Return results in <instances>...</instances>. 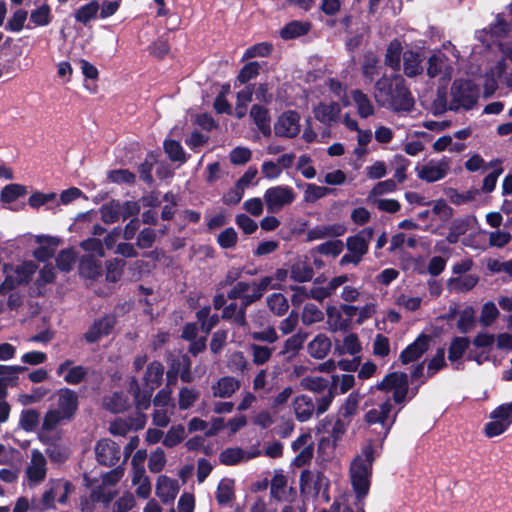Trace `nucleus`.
I'll list each match as a JSON object with an SVG mask.
<instances>
[{
    "label": "nucleus",
    "mask_w": 512,
    "mask_h": 512,
    "mask_svg": "<svg viewBox=\"0 0 512 512\" xmlns=\"http://www.w3.org/2000/svg\"><path fill=\"white\" fill-rule=\"evenodd\" d=\"M374 98L381 107L394 112H410L414 108V97L400 74L380 77L374 85Z\"/></svg>",
    "instance_id": "obj_1"
},
{
    "label": "nucleus",
    "mask_w": 512,
    "mask_h": 512,
    "mask_svg": "<svg viewBox=\"0 0 512 512\" xmlns=\"http://www.w3.org/2000/svg\"><path fill=\"white\" fill-rule=\"evenodd\" d=\"M374 442L369 440L350 465V478L356 499L361 502L369 493L372 467L375 461Z\"/></svg>",
    "instance_id": "obj_2"
},
{
    "label": "nucleus",
    "mask_w": 512,
    "mask_h": 512,
    "mask_svg": "<svg viewBox=\"0 0 512 512\" xmlns=\"http://www.w3.org/2000/svg\"><path fill=\"white\" fill-rule=\"evenodd\" d=\"M479 89L469 79H455L451 85V103L449 109L458 111L460 108L469 111L478 101Z\"/></svg>",
    "instance_id": "obj_3"
},
{
    "label": "nucleus",
    "mask_w": 512,
    "mask_h": 512,
    "mask_svg": "<svg viewBox=\"0 0 512 512\" xmlns=\"http://www.w3.org/2000/svg\"><path fill=\"white\" fill-rule=\"evenodd\" d=\"M392 408L393 405L391 403V399L387 398L382 404L378 406V408L370 409L364 415V421L367 425H381V430L377 432L378 440L381 446L383 445L393 425L395 424L398 412L400 411L399 409L390 417Z\"/></svg>",
    "instance_id": "obj_4"
},
{
    "label": "nucleus",
    "mask_w": 512,
    "mask_h": 512,
    "mask_svg": "<svg viewBox=\"0 0 512 512\" xmlns=\"http://www.w3.org/2000/svg\"><path fill=\"white\" fill-rule=\"evenodd\" d=\"M263 197L268 212L276 213L284 206L292 204L296 199V194L290 186L278 185L268 188Z\"/></svg>",
    "instance_id": "obj_5"
},
{
    "label": "nucleus",
    "mask_w": 512,
    "mask_h": 512,
    "mask_svg": "<svg viewBox=\"0 0 512 512\" xmlns=\"http://www.w3.org/2000/svg\"><path fill=\"white\" fill-rule=\"evenodd\" d=\"M300 114L296 110L282 112L274 123V133L277 137L292 139L301 131Z\"/></svg>",
    "instance_id": "obj_6"
},
{
    "label": "nucleus",
    "mask_w": 512,
    "mask_h": 512,
    "mask_svg": "<svg viewBox=\"0 0 512 512\" xmlns=\"http://www.w3.org/2000/svg\"><path fill=\"white\" fill-rule=\"evenodd\" d=\"M191 365V359L186 353L172 356L166 373L168 383L176 382L178 376L182 382L190 383L193 380Z\"/></svg>",
    "instance_id": "obj_7"
},
{
    "label": "nucleus",
    "mask_w": 512,
    "mask_h": 512,
    "mask_svg": "<svg viewBox=\"0 0 512 512\" xmlns=\"http://www.w3.org/2000/svg\"><path fill=\"white\" fill-rule=\"evenodd\" d=\"M117 324V319L113 314H105L95 319L88 330L83 334V339L88 344L97 343L102 337L112 333Z\"/></svg>",
    "instance_id": "obj_8"
},
{
    "label": "nucleus",
    "mask_w": 512,
    "mask_h": 512,
    "mask_svg": "<svg viewBox=\"0 0 512 512\" xmlns=\"http://www.w3.org/2000/svg\"><path fill=\"white\" fill-rule=\"evenodd\" d=\"M95 454L100 465L111 467L120 460V446L111 439H101L96 443Z\"/></svg>",
    "instance_id": "obj_9"
},
{
    "label": "nucleus",
    "mask_w": 512,
    "mask_h": 512,
    "mask_svg": "<svg viewBox=\"0 0 512 512\" xmlns=\"http://www.w3.org/2000/svg\"><path fill=\"white\" fill-rule=\"evenodd\" d=\"M73 364V360L66 359L58 365L56 374L58 376H63V379L67 384L78 385L85 381L89 373V368L83 365L73 366Z\"/></svg>",
    "instance_id": "obj_10"
},
{
    "label": "nucleus",
    "mask_w": 512,
    "mask_h": 512,
    "mask_svg": "<svg viewBox=\"0 0 512 512\" xmlns=\"http://www.w3.org/2000/svg\"><path fill=\"white\" fill-rule=\"evenodd\" d=\"M430 336L421 333L412 343L403 349L399 355L402 364L417 361L429 349Z\"/></svg>",
    "instance_id": "obj_11"
},
{
    "label": "nucleus",
    "mask_w": 512,
    "mask_h": 512,
    "mask_svg": "<svg viewBox=\"0 0 512 512\" xmlns=\"http://www.w3.org/2000/svg\"><path fill=\"white\" fill-rule=\"evenodd\" d=\"M247 296L244 297V302L239 305L236 302L226 304L222 310L221 318L226 321H232L233 324L243 327L247 324L246 310L253 304V302H246Z\"/></svg>",
    "instance_id": "obj_12"
},
{
    "label": "nucleus",
    "mask_w": 512,
    "mask_h": 512,
    "mask_svg": "<svg viewBox=\"0 0 512 512\" xmlns=\"http://www.w3.org/2000/svg\"><path fill=\"white\" fill-rule=\"evenodd\" d=\"M78 396L77 393L69 388H64L59 391L58 411L66 418L71 420L76 411L78 410Z\"/></svg>",
    "instance_id": "obj_13"
},
{
    "label": "nucleus",
    "mask_w": 512,
    "mask_h": 512,
    "mask_svg": "<svg viewBox=\"0 0 512 512\" xmlns=\"http://www.w3.org/2000/svg\"><path fill=\"white\" fill-rule=\"evenodd\" d=\"M476 223L477 218L474 215H467L465 217L453 219L449 227V232L446 236V241L449 244H456L459 241L460 236L466 234V232Z\"/></svg>",
    "instance_id": "obj_14"
},
{
    "label": "nucleus",
    "mask_w": 512,
    "mask_h": 512,
    "mask_svg": "<svg viewBox=\"0 0 512 512\" xmlns=\"http://www.w3.org/2000/svg\"><path fill=\"white\" fill-rule=\"evenodd\" d=\"M314 117L316 120L324 125H331L336 122L341 113L339 103L332 101L329 104L320 102L313 109Z\"/></svg>",
    "instance_id": "obj_15"
},
{
    "label": "nucleus",
    "mask_w": 512,
    "mask_h": 512,
    "mask_svg": "<svg viewBox=\"0 0 512 512\" xmlns=\"http://www.w3.org/2000/svg\"><path fill=\"white\" fill-rule=\"evenodd\" d=\"M78 270L81 277L91 280L98 279L103 272L101 261L90 254L80 258Z\"/></svg>",
    "instance_id": "obj_16"
},
{
    "label": "nucleus",
    "mask_w": 512,
    "mask_h": 512,
    "mask_svg": "<svg viewBox=\"0 0 512 512\" xmlns=\"http://www.w3.org/2000/svg\"><path fill=\"white\" fill-rule=\"evenodd\" d=\"M250 117L264 137L271 136V117L270 112L266 107L258 104L252 105L250 109Z\"/></svg>",
    "instance_id": "obj_17"
},
{
    "label": "nucleus",
    "mask_w": 512,
    "mask_h": 512,
    "mask_svg": "<svg viewBox=\"0 0 512 512\" xmlns=\"http://www.w3.org/2000/svg\"><path fill=\"white\" fill-rule=\"evenodd\" d=\"M295 417L299 422H306L312 418L315 411V403L312 398L302 394L293 400Z\"/></svg>",
    "instance_id": "obj_18"
},
{
    "label": "nucleus",
    "mask_w": 512,
    "mask_h": 512,
    "mask_svg": "<svg viewBox=\"0 0 512 512\" xmlns=\"http://www.w3.org/2000/svg\"><path fill=\"white\" fill-rule=\"evenodd\" d=\"M403 71L408 78H414L423 73L422 56L414 50L403 53Z\"/></svg>",
    "instance_id": "obj_19"
},
{
    "label": "nucleus",
    "mask_w": 512,
    "mask_h": 512,
    "mask_svg": "<svg viewBox=\"0 0 512 512\" xmlns=\"http://www.w3.org/2000/svg\"><path fill=\"white\" fill-rule=\"evenodd\" d=\"M29 480L40 482L46 476V459L39 450H33L31 456V465L27 468Z\"/></svg>",
    "instance_id": "obj_20"
},
{
    "label": "nucleus",
    "mask_w": 512,
    "mask_h": 512,
    "mask_svg": "<svg viewBox=\"0 0 512 512\" xmlns=\"http://www.w3.org/2000/svg\"><path fill=\"white\" fill-rule=\"evenodd\" d=\"M351 98L357 107V114L360 118L366 119L375 114V108L371 100L362 90L353 89Z\"/></svg>",
    "instance_id": "obj_21"
},
{
    "label": "nucleus",
    "mask_w": 512,
    "mask_h": 512,
    "mask_svg": "<svg viewBox=\"0 0 512 512\" xmlns=\"http://www.w3.org/2000/svg\"><path fill=\"white\" fill-rule=\"evenodd\" d=\"M178 487L176 482L171 480L165 475L158 477L156 484V495L161 499L163 503H168L176 497Z\"/></svg>",
    "instance_id": "obj_22"
},
{
    "label": "nucleus",
    "mask_w": 512,
    "mask_h": 512,
    "mask_svg": "<svg viewBox=\"0 0 512 512\" xmlns=\"http://www.w3.org/2000/svg\"><path fill=\"white\" fill-rule=\"evenodd\" d=\"M448 172V164L444 161L438 165H424L418 170V177L428 183L436 182L443 179Z\"/></svg>",
    "instance_id": "obj_23"
},
{
    "label": "nucleus",
    "mask_w": 512,
    "mask_h": 512,
    "mask_svg": "<svg viewBox=\"0 0 512 512\" xmlns=\"http://www.w3.org/2000/svg\"><path fill=\"white\" fill-rule=\"evenodd\" d=\"M45 240L47 245H40L33 251V256L39 262H46L52 258L55 254V248L59 244V239L51 236H39L38 242Z\"/></svg>",
    "instance_id": "obj_24"
},
{
    "label": "nucleus",
    "mask_w": 512,
    "mask_h": 512,
    "mask_svg": "<svg viewBox=\"0 0 512 512\" xmlns=\"http://www.w3.org/2000/svg\"><path fill=\"white\" fill-rule=\"evenodd\" d=\"M311 29L310 22H303L299 20H293L287 23L280 30V37L284 40L295 39L300 36L306 35Z\"/></svg>",
    "instance_id": "obj_25"
},
{
    "label": "nucleus",
    "mask_w": 512,
    "mask_h": 512,
    "mask_svg": "<svg viewBox=\"0 0 512 512\" xmlns=\"http://www.w3.org/2000/svg\"><path fill=\"white\" fill-rule=\"evenodd\" d=\"M281 287V284L273 283L272 276H264L258 282H252V293H250V296H247L246 302L255 303L263 297L264 292L268 288L281 289Z\"/></svg>",
    "instance_id": "obj_26"
},
{
    "label": "nucleus",
    "mask_w": 512,
    "mask_h": 512,
    "mask_svg": "<svg viewBox=\"0 0 512 512\" xmlns=\"http://www.w3.org/2000/svg\"><path fill=\"white\" fill-rule=\"evenodd\" d=\"M331 349V340L324 334H318L309 344L308 353L315 359H323Z\"/></svg>",
    "instance_id": "obj_27"
},
{
    "label": "nucleus",
    "mask_w": 512,
    "mask_h": 512,
    "mask_svg": "<svg viewBox=\"0 0 512 512\" xmlns=\"http://www.w3.org/2000/svg\"><path fill=\"white\" fill-rule=\"evenodd\" d=\"M164 374V366L159 361L148 364L144 374V386L156 389L161 385Z\"/></svg>",
    "instance_id": "obj_28"
},
{
    "label": "nucleus",
    "mask_w": 512,
    "mask_h": 512,
    "mask_svg": "<svg viewBox=\"0 0 512 512\" xmlns=\"http://www.w3.org/2000/svg\"><path fill=\"white\" fill-rule=\"evenodd\" d=\"M379 62L378 56L373 51H367L363 55L361 71L367 81L372 82L375 76L379 74Z\"/></svg>",
    "instance_id": "obj_29"
},
{
    "label": "nucleus",
    "mask_w": 512,
    "mask_h": 512,
    "mask_svg": "<svg viewBox=\"0 0 512 512\" xmlns=\"http://www.w3.org/2000/svg\"><path fill=\"white\" fill-rule=\"evenodd\" d=\"M104 408L112 413H123L129 408L128 397L123 392H114L110 397L104 398Z\"/></svg>",
    "instance_id": "obj_30"
},
{
    "label": "nucleus",
    "mask_w": 512,
    "mask_h": 512,
    "mask_svg": "<svg viewBox=\"0 0 512 512\" xmlns=\"http://www.w3.org/2000/svg\"><path fill=\"white\" fill-rule=\"evenodd\" d=\"M402 50V44L398 39H393L387 46L385 64L394 71L400 70Z\"/></svg>",
    "instance_id": "obj_31"
},
{
    "label": "nucleus",
    "mask_w": 512,
    "mask_h": 512,
    "mask_svg": "<svg viewBox=\"0 0 512 512\" xmlns=\"http://www.w3.org/2000/svg\"><path fill=\"white\" fill-rule=\"evenodd\" d=\"M213 394L216 397L228 398L239 388V382L233 377H222L213 387Z\"/></svg>",
    "instance_id": "obj_32"
},
{
    "label": "nucleus",
    "mask_w": 512,
    "mask_h": 512,
    "mask_svg": "<svg viewBox=\"0 0 512 512\" xmlns=\"http://www.w3.org/2000/svg\"><path fill=\"white\" fill-rule=\"evenodd\" d=\"M346 247L348 251L355 254L357 258L360 257L363 259V256L367 254L369 250L368 239H365L363 232H358L346 239Z\"/></svg>",
    "instance_id": "obj_33"
},
{
    "label": "nucleus",
    "mask_w": 512,
    "mask_h": 512,
    "mask_svg": "<svg viewBox=\"0 0 512 512\" xmlns=\"http://www.w3.org/2000/svg\"><path fill=\"white\" fill-rule=\"evenodd\" d=\"M408 381V375L405 372H391L385 375L382 381L377 385L378 390L392 391Z\"/></svg>",
    "instance_id": "obj_34"
},
{
    "label": "nucleus",
    "mask_w": 512,
    "mask_h": 512,
    "mask_svg": "<svg viewBox=\"0 0 512 512\" xmlns=\"http://www.w3.org/2000/svg\"><path fill=\"white\" fill-rule=\"evenodd\" d=\"M328 324L332 331H348V319L342 316V310L336 306H328L327 310Z\"/></svg>",
    "instance_id": "obj_35"
},
{
    "label": "nucleus",
    "mask_w": 512,
    "mask_h": 512,
    "mask_svg": "<svg viewBox=\"0 0 512 512\" xmlns=\"http://www.w3.org/2000/svg\"><path fill=\"white\" fill-rule=\"evenodd\" d=\"M470 343L468 337H454L448 348V359L451 362L460 360L469 348Z\"/></svg>",
    "instance_id": "obj_36"
},
{
    "label": "nucleus",
    "mask_w": 512,
    "mask_h": 512,
    "mask_svg": "<svg viewBox=\"0 0 512 512\" xmlns=\"http://www.w3.org/2000/svg\"><path fill=\"white\" fill-rule=\"evenodd\" d=\"M100 9V5L97 0H92L89 3L81 6L75 12V20L79 23L86 25L91 20H94L97 17L98 11Z\"/></svg>",
    "instance_id": "obj_37"
},
{
    "label": "nucleus",
    "mask_w": 512,
    "mask_h": 512,
    "mask_svg": "<svg viewBox=\"0 0 512 512\" xmlns=\"http://www.w3.org/2000/svg\"><path fill=\"white\" fill-rule=\"evenodd\" d=\"M101 219L106 224H113L121 219L120 201L112 199L100 208Z\"/></svg>",
    "instance_id": "obj_38"
},
{
    "label": "nucleus",
    "mask_w": 512,
    "mask_h": 512,
    "mask_svg": "<svg viewBox=\"0 0 512 512\" xmlns=\"http://www.w3.org/2000/svg\"><path fill=\"white\" fill-rule=\"evenodd\" d=\"M163 148L171 161L180 162L181 164L187 162L186 153L179 141L166 139L163 142Z\"/></svg>",
    "instance_id": "obj_39"
},
{
    "label": "nucleus",
    "mask_w": 512,
    "mask_h": 512,
    "mask_svg": "<svg viewBox=\"0 0 512 512\" xmlns=\"http://www.w3.org/2000/svg\"><path fill=\"white\" fill-rule=\"evenodd\" d=\"M126 265L124 259L113 258L106 261V281L111 283L118 282Z\"/></svg>",
    "instance_id": "obj_40"
},
{
    "label": "nucleus",
    "mask_w": 512,
    "mask_h": 512,
    "mask_svg": "<svg viewBox=\"0 0 512 512\" xmlns=\"http://www.w3.org/2000/svg\"><path fill=\"white\" fill-rule=\"evenodd\" d=\"M234 481L231 479L222 480L217 487L216 500L219 505H227L234 499Z\"/></svg>",
    "instance_id": "obj_41"
},
{
    "label": "nucleus",
    "mask_w": 512,
    "mask_h": 512,
    "mask_svg": "<svg viewBox=\"0 0 512 512\" xmlns=\"http://www.w3.org/2000/svg\"><path fill=\"white\" fill-rule=\"evenodd\" d=\"M308 337V334L302 331H298L296 334L289 337L285 343L283 350L280 352L281 355L292 353L296 355L302 348Z\"/></svg>",
    "instance_id": "obj_42"
},
{
    "label": "nucleus",
    "mask_w": 512,
    "mask_h": 512,
    "mask_svg": "<svg viewBox=\"0 0 512 512\" xmlns=\"http://www.w3.org/2000/svg\"><path fill=\"white\" fill-rule=\"evenodd\" d=\"M478 281V276L467 274L464 276L451 278L449 280V284L451 285L453 290H456L458 292H468L477 285Z\"/></svg>",
    "instance_id": "obj_43"
},
{
    "label": "nucleus",
    "mask_w": 512,
    "mask_h": 512,
    "mask_svg": "<svg viewBox=\"0 0 512 512\" xmlns=\"http://www.w3.org/2000/svg\"><path fill=\"white\" fill-rule=\"evenodd\" d=\"M314 276L313 268L307 263H295L291 266L290 277L295 282L303 283L310 281Z\"/></svg>",
    "instance_id": "obj_44"
},
{
    "label": "nucleus",
    "mask_w": 512,
    "mask_h": 512,
    "mask_svg": "<svg viewBox=\"0 0 512 512\" xmlns=\"http://www.w3.org/2000/svg\"><path fill=\"white\" fill-rule=\"evenodd\" d=\"M502 161L499 159H495L492 162H490V166L498 165V167H495V169L490 172L488 175H486L483 179V185H482V191L484 193H491L494 191L498 177L503 173L504 169L501 166Z\"/></svg>",
    "instance_id": "obj_45"
},
{
    "label": "nucleus",
    "mask_w": 512,
    "mask_h": 512,
    "mask_svg": "<svg viewBox=\"0 0 512 512\" xmlns=\"http://www.w3.org/2000/svg\"><path fill=\"white\" fill-rule=\"evenodd\" d=\"M269 309L277 316H283L289 309L287 298L281 293H273L267 298Z\"/></svg>",
    "instance_id": "obj_46"
},
{
    "label": "nucleus",
    "mask_w": 512,
    "mask_h": 512,
    "mask_svg": "<svg viewBox=\"0 0 512 512\" xmlns=\"http://www.w3.org/2000/svg\"><path fill=\"white\" fill-rule=\"evenodd\" d=\"M27 188L24 185L12 183L6 185L1 191V201L3 203H12L19 197L26 195Z\"/></svg>",
    "instance_id": "obj_47"
},
{
    "label": "nucleus",
    "mask_w": 512,
    "mask_h": 512,
    "mask_svg": "<svg viewBox=\"0 0 512 512\" xmlns=\"http://www.w3.org/2000/svg\"><path fill=\"white\" fill-rule=\"evenodd\" d=\"M40 414L34 409H26L21 412L19 426L26 432H32L39 424Z\"/></svg>",
    "instance_id": "obj_48"
},
{
    "label": "nucleus",
    "mask_w": 512,
    "mask_h": 512,
    "mask_svg": "<svg viewBox=\"0 0 512 512\" xmlns=\"http://www.w3.org/2000/svg\"><path fill=\"white\" fill-rule=\"evenodd\" d=\"M52 21L51 9L48 4H43L30 13V22L35 26H47Z\"/></svg>",
    "instance_id": "obj_49"
},
{
    "label": "nucleus",
    "mask_w": 512,
    "mask_h": 512,
    "mask_svg": "<svg viewBox=\"0 0 512 512\" xmlns=\"http://www.w3.org/2000/svg\"><path fill=\"white\" fill-rule=\"evenodd\" d=\"M338 381H339V377L337 375H333L332 376V385L329 387L328 393L326 395L322 396L321 398L317 399V405L315 406L317 415H321L329 409V407L333 401V398L335 396L334 390L337 387Z\"/></svg>",
    "instance_id": "obj_50"
},
{
    "label": "nucleus",
    "mask_w": 512,
    "mask_h": 512,
    "mask_svg": "<svg viewBox=\"0 0 512 512\" xmlns=\"http://www.w3.org/2000/svg\"><path fill=\"white\" fill-rule=\"evenodd\" d=\"M55 261L60 271L70 272L76 262V255L72 249H63L58 253Z\"/></svg>",
    "instance_id": "obj_51"
},
{
    "label": "nucleus",
    "mask_w": 512,
    "mask_h": 512,
    "mask_svg": "<svg viewBox=\"0 0 512 512\" xmlns=\"http://www.w3.org/2000/svg\"><path fill=\"white\" fill-rule=\"evenodd\" d=\"M300 386L304 390L321 393L328 388L329 382L323 377L306 376L300 380Z\"/></svg>",
    "instance_id": "obj_52"
},
{
    "label": "nucleus",
    "mask_w": 512,
    "mask_h": 512,
    "mask_svg": "<svg viewBox=\"0 0 512 512\" xmlns=\"http://www.w3.org/2000/svg\"><path fill=\"white\" fill-rule=\"evenodd\" d=\"M244 458V450L239 447L226 448L219 455L221 464L233 466L240 463Z\"/></svg>",
    "instance_id": "obj_53"
},
{
    "label": "nucleus",
    "mask_w": 512,
    "mask_h": 512,
    "mask_svg": "<svg viewBox=\"0 0 512 512\" xmlns=\"http://www.w3.org/2000/svg\"><path fill=\"white\" fill-rule=\"evenodd\" d=\"M475 324V312L473 307L467 306L461 313L457 321V329L460 333H468Z\"/></svg>",
    "instance_id": "obj_54"
},
{
    "label": "nucleus",
    "mask_w": 512,
    "mask_h": 512,
    "mask_svg": "<svg viewBox=\"0 0 512 512\" xmlns=\"http://www.w3.org/2000/svg\"><path fill=\"white\" fill-rule=\"evenodd\" d=\"M108 180L116 184L133 185L136 181V175L128 169H114L108 172Z\"/></svg>",
    "instance_id": "obj_55"
},
{
    "label": "nucleus",
    "mask_w": 512,
    "mask_h": 512,
    "mask_svg": "<svg viewBox=\"0 0 512 512\" xmlns=\"http://www.w3.org/2000/svg\"><path fill=\"white\" fill-rule=\"evenodd\" d=\"M261 66L257 61H251L245 64L237 75V81L240 84H246L255 79L260 73Z\"/></svg>",
    "instance_id": "obj_56"
},
{
    "label": "nucleus",
    "mask_w": 512,
    "mask_h": 512,
    "mask_svg": "<svg viewBox=\"0 0 512 512\" xmlns=\"http://www.w3.org/2000/svg\"><path fill=\"white\" fill-rule=\"evenodd\" d=\"M343 248V242L339 239H335L321 243L315 249L321 255L337 257L341 254Z\"/></svg>",
    "instance_id": "obj_57"
},
{
    "label": "nucleus",
    "mask_w": 512,
    "mask_h": 512,
    "mask_svg": "<svg viewBox=\"0 0 512 512\" xmlns=\"http://www.w3.org/2000/svg\"><path fill=\"white\" fill-rule=\"evenodd\" d=\"M324 319L323 312L313 303H307L302 313V322L304 325H311Z\"/></svg>",
    "instance_id": "obj_58"
},
{
    "label": "nucleus",
    "mask_w": 512,
    "mask_h": 512,
    "mask_svg": "<svg viewBox=\"0 0 512 512\" xmlns=\"http://www.w3.org/2000/svg\"><path fill=\"white\" fill-rule=\"evenodd\" d=\"M490 418L499 420L509 428L512 424V402L504 403L496 407L490 413Z\"/></svg>",
    "instance_id": "obj_59"
},
{
    "label": "nucleus",
    "mask_w": 512,
    "mask_h": 512,
    "mask_svg": "<svg viewBox=\"0 0 512 512\" xmlns=\"http://www.w3.org/2000/svg\"><path fill=\"white\" fill-rule=\"evenodd\" d=\"M273 51V45L268 42H261L252 45L251 47L247 48L243 59H250V58H256V57H267L269 56Z\"/></svg>",
    "instance_id": "obj_60"
},
{
    "label": "nucleus",
    "mask_w": 512,
    "mask_h": 512,
    "mask_svg": "<svg viewBox=\"0 0 512 512\" xmlns=\"http://www.w3.org/2000/svg\"><path fill=\"white\" fill-rule=\"evenodd\" d=\"M333 191L334 189L309 183L304 193V199L307 202H315Z\"/></svg>",
    "instance_id": "obj_61"
},
{
    "label": "nucleus",
    "mask_w": 512,
    "mask_h": 512,
    "mask_svg": "<svg viewBox=\"0 0 512 512\" xmlns=\"http://www.w3.org/2000/svg\"><path fill=\"white\" fill-rule=\"evenodd\" d=\"M28 12L24 9L16 10L9 18L5 25V29L11 32H20L24 28Z\"/></svg>",
    "instance_id": "obj_62"
},
{
    "label": "nucleus",
    "mask_w": 512,
    "mask_h": 512,
    "mask_svg": "<svg viewBox=\"0 0 512 512\" xmlns=\"http://www.w3.org/2000/svg\"><path fill=\"white\" fill-rule=\"evenodd\" d=\"M446 361H445V350L444 348H438L436 350L435 355L432 357V359L428 363L427 367V377L431 378L433 377L438 371L446 367Z\"/></svg>",
    "instance_id": "obj_63"
},
{
    "label": "nucleus",
    "mask_w": 512,
    "mask_h": 512,
    "mask_svg": "<svg viewBox=\"0 0 512 512\" xmlns=\"http://www.w3.org/2000/svg\"><path fill=\"white\" fill-rule=\"evenodd\" d=\"M185 430L182 425L172 426L166 433L163 445L172 448L180 444L184 440Z\"/></svg>",
    "instance_id": "obj_64"
}]
</instances>
